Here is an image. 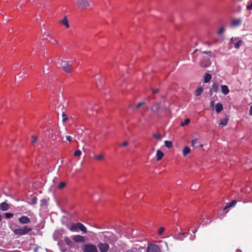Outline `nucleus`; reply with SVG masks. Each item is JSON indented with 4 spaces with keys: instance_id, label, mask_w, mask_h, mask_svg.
Returning <instances> with one entry per match:
<instances>
[{
    "instance_id": "f257e3e1",
    "label": "nucleus",
    "mask_w": 252,
    "mask_h": 252,
    "mask_svg": "<svg viewBox=\"0 0 252 252\" xmlns=\"http://www.w3.org/2000/svg\"><path fill=\"white\" fill-rule=\"evenodd\" d=\"M14 234L17 235H25L28 234L32 231V229L27 225L23 227H19L15 229H11Z\"/></svg>"
},
{
    "instance_id": "f03ea898",
    "label": "nucleus",
    "mask_w": 252,
    "mask_h": 252,
    "mask_svg": "<svg viewBox=\"0 0 252 252\" xmlns=\"http://www.w3.org/2000/svg\"><path fill=\"white\" fill-rule=\"evenodd\" d=\"M68 228L71 231H77L80 230L84 233L87 232L86 227L80 222L72 223Z\"/></svg>"
},
{
    "instance_id": "7ed1b4c3",
    "label": "nucleus",
    "mask_w": 252,
    "mask_h": 252,
    "mask_svg": "<svg viewBox=\"0 0 252 252\" xmlns=\"http://www.w3.org/2000/svg\"><path fill=\"white\" fill-rule=\"evenodd\" d=\"M71 1L73 4L77 6L79 8L81 9H85L89 5L87 0H71Z\"/></svg>"
},
{
    "instance_id": "20e7f679",
    "label": "nucleus",
    "mask_w": 252,
    "mask_h": 252,
    "mask_svg": "<svg viewBox=\"0 0 252 252\" xmlns=\"http://www.w3.org/2000/svg\"><path fill=\"white\" fill-rule=\"evenodd\" d=\"M61 66L63 70L67 73L70 72L73 69V67L72 66L71 64L69 63V62H67L66 61H62Z\"/></svg>"
},
{
    "instance_id": "39448f33",
    "label": "nucleus",
    "mask_w": 252,
    "mask_h": 252,
    "mask_svg": "<svg viewBox=\"0 0 252 252\" xmlns=\"http://www.w3.org/2000/svg\"><path fill=\"white\" fill-rule=\"evenodd\" d=\"M84 252H98L97 248L93 244H86L84 246Z\"/></svg>"
},
{
    "instance_id": "423d86ee",
    "label": "nucleus",
    "mask_w": 252,
    "mask_h": 252,
    "mask_svg": "<svg viewBox=\"0 0 252 252\" xmlns=\"http://www.w3.org/2000/svg\"><path fill=\"white\" fill-rule=\"evenodd\" d=\"M147 252H161V251L158 245L151 244L147 247Z\"/></svg>"
},
{
    "instance_id": "0eeeda50",
    "label": "nucleus",
    "mask_w": 252,
    "mask_h": 252,
    "mask_svg": "<svg viewBox=\"0 0 252 252\" xmlns=\"http://www.w3.org/2000/svg\"><path fill=\"white\" fill-rule=\"evenodd\" d=\"M98 248L100 252H107L109 249V246L107 243H99L98 244Z\"/></svg>"
},
{
    "instance_id": "6e6552de",
    "label": "nucleus",
    "mask_w": 252,
    "mask_h": 252,
    "mask_svg": "<svg viewBox=\"0 0 252 252\" xmlns=\"http://www.w3.org/2000/svg\"><path fill=\"white\" fill-rule=\"evenodd\" d=\"M71 238L74 241L78 243H83L86 241L85 237L80 235H73Z\"/></svg>"
},
{
    "instance_id": "1a4fd4ad",
    "label": "nucleus",
    "mask_w": 252,
    "mask_h": 252,
    "mask_svg": "<svg viewBox=\"0 0 252 252\" xmlns=\"http://www.w3.org/2000/svg\"><path fill=\"white\" fill-rule=\"evenodd\" d=\"M230 43L234 45L235 48L238 49L242 43V40L239 38H234L232 37L230 40Z\"/></svg>"
},
{
    "instance_id": "9d476101",
    "label": "nucleus",
    "mask_w": 252,
    "mask_h": 252,
    "mask_svg": "<svg viewBox=\"0 0 252 252\" xmlns=\"http://www.w3.org/2000/svg\"><path fill=\"white\" fill-rule=\"evenodd\" d=\"M18 221L21 224H25L31 222V220L27 216H22L18 219Z\"/></svg>"
},
{
    "instance_id": "9b49d317",
    "label": "nucleus",
    "mask_w": 252,
    "mask_h": 252,
    "mask_svg": "<svg viewBox=\"0 0 252 252\" xmlns=\"http://www.w3.org/2000/svg\"><path fill=\"white\" fill-rule=\"evenodd\" d=\"M9 208V204L5 202H3L0 204V210L1 211H7Z\"/></svg>"
},
{
    "instance_id": "f8f14e48",
    "label": "nucleus",
    "mask_w": 252,
    "mask_h": 252,
    "mask_svg": "<svg viewBox=\"0 0 252 252\" xmlns=\"http://www.w3.org/2000/svg\"><path fill=\"white\" fill-rule=\"evenodd\" d=\"M60 23L63 25L65 26L66 28H69L68 20L66 17H64L60 21Z\"/></svg>"
},
{
    "instance_id": "ddd939ff",
    "label": "nucleus",
    "mask_w": 252,
    "mask_h": 252,
    "mask_svg": "<svg viewBox=\"0 0 252 252\" xmlns=\"http://www.w3.org/2000/svg\"><path fill=\"white\" fill-rule=\"evenodd\" d=\"M241 23L242 20L241 19H233L231 22V25L234 27L239 26Z\"/></svg>"
},
{
    "instance_id": "4468645a",
    "label": "nucleus",
    "mask_w": 252,
    "mask_h": 252,
    "mask_svg": "<svg viewBox=\"0 0 252 252\" xmlns=\"http://www.w3.org/2000/svg\"><path fill=\"white\" fill-rule=\"evenodd\" d=\"M164 156L163 153L160 150H158L157 152V160L159 161L161 160Z\"/></svg>"
},
{
    "instance_id": "2eb2a0df",
    "label": "nucleus",
    "mask_w": 252,
    "mask_h": 252,
    "mask_svg": "<svg viewBox=\"0 0 252 252\" xmlns=\"http://www.w3.org/2000/svg\"><path fill=\"white\" fill-rule=\"evenodd\" d=\"M221 92L224 94L226 95L229 93V90L228 89V87L226 85H221Z\"/></svg>"
},
{
    "instance_id": "dca6fc26",
    "label": "nucleus",
    "mask_w": 252,
    "mask_h": 252,
    "mask_svg": "<svg viewBox=\"0 0 252 252\" xmlns=\"http://www.w3.org/2000/svg\"><path fill=\"white\" fill-rule=\"evenodd\" d=\"M222 109H223V106L221 103H219L216 104V107H215V110H216V111L217 113H219L220 112Z\"/></svg>"
},
{
    "instance_id": "f3484780",
    "label": "nucleus",
    "mask_w": 252,
    "mask_h": 252,
    "mask_svg": "<svg viewBox=\"0 0 252 252\" xmlns=\"http://www.w3.org/2000/svg\"><path fill=\"white\" fill-rule=\"evenodd\" d=\"M212 78V75L209 73H206L204 76V83L209 82Z\"/></svg>"
},
{
    "instance_id": "a211bd4d",
    "label": "nucleus",
    "mask_w": 252,
    "mask_h": 252,
    "mask_svg": "<svg viewBox=\"0 0 252 252\" xmlns=\"http://www.w3.org/2000/svg\"><path fill=\"white\" fill-rule=\"evenodd\" d=\"M236 203H237V200H232L230 203L226 205V206L224 208V210H226L227 208H229L230 207H234L236 205Z\"/></svg>"
},
{
    "instance_id": "6ab92c4d",
    "label": "nucleus",
    "mask_w": 252,
    "mask_h": 252,
    "mask_svg": "<svg viewBox=\"0 0 252 252\" xmlns=\"http://www.w3.org/2000/svg\"><path fill=\"white\" fill-rule=\"evenodd\" d=\"M190 152V148L189 147H185L183 150V154L184 156L189 154Z\"/></svg>"
},
{
    "instance_id": "aec40b11",
    "label": "nucleus",
    "mask_w": 252,
    "mask_h": 252,
    "mask_svg": "<svg viewBox=\"0 0 252 252\" xmlns=\"http://www.w3.org/2000/svg\"><path fill=\"white\" fill-rule=\"evenodd\" d=\"M219 85L218 83H214L212 86V89L210 90V92L212 91V90H213L215 92H217L219 88Z\"/></svg>"
},
{
    "instance_id": "412c9836",
    "label": "nucleus",
    "mask_w": 252,
    "mask_h": 252,
    "mask_svg": "<svg viewBox=\"0 0 252 252\" xmlns=\"http://www.w3.org/2000/svg\"><path fill=\"white\" fill-rule=\"evenodd\" d=\"M203 92V88L202 87H200L198 88L195 92V94L196 96H200Z\"/></svg>"
},
{
    "instance_id": "4be33fe9",
    "label": "nucleus",
    "mask_w": 252,
    "mask_h": 252,
    "mask_svg": "<svg viewBox=\"0 0 252 252\" xmlns=\"http://www.w3.org/2000/svg\"><path fill=\"white\" fill-rule=\"evenodd\" d=\"M199 143V142L198 141V139L197 138H195L192 141L191 145V146H192L193 147H197V146H196V145L198 144Z\"/></svg>"
},
{
    "instance_id": "5701e85b",
    "label": "nucleus",
    "mask_w": 252,
    "mask_h": 252,
    "mask_svg": "<svg viewBox=\"0 0 252 252\" xmlns=\"http://www.w3.org/2000/svg\"><path fill=\"white\" fill-rule=\"evenodd\" d=\"M164 143L165 146L168 148H171L173 146L172 142L170 141H165Z\"/></svg>"
},
{
    "instance_id": "b1692460",
    "label": "nucleus",
    "mask_w": 252,
    "mask_h": 252,
    "mask_svg": "<svg viewBox=\"0 0 252 252\" xmlns=\"http://www.w3.org/2000/svg\"><path fill=\"white\" fill-rule=\"evenodd\" d=\"M64 241L65 244L67 245H70L72 243V241H71V239L68 237H65L64 238Z\"/></svg>"
},
{
    "instance_id": "393cba45",
    "label": "nucleus",
    "mask_w": 252,
    "mask_h": 252,
    "mask_svg": "<svg viewBox=\"0 0 252 252\" xmlns=\"http://www.w3.org/2000/svg\"><path fill=\"white\" fill-rule=\"evenodd\" d=\"M190 122L189 119H187L185 120L184 122H182L181 124V126H187Z\"/></svg>"
},
{
    "instance_id": "a878e982",
    "label": "nucleus",
    "mask_w": 252,
    "mask_h": 252,
    "mask_svg": "<svg viewBox=\"0 0 252 252\" xmlns=\"http://www.w3.org/2000/svg\"><path fill=\"white\" fill-rule=\"evenodd\" d=\"M227 123V119H223L220 120V125L222 126H225Z\"/></svg>"
},
{
    "instance_id": "bb28decb",
    "label": "nucleus",
    "mask_w": 252,
    "mask_h": 252,
    "mask_svg": "<svg viewBox=\"0 0 252 252\" xmlns=\"http://www.w3.org/2000/svg\"><path fill=\"white\" fill-rule=\"evenodd\" d=\"M104 156L102 154H100L99 155H97L95 157V158L96 160L100 161L104 159Z\"/></svg>"
},
{
    "instance_id": "cd10ccee",
    "label": "nucleus",
    "mask_w": 252,
    "mask_h": 252,
    "mask_svg": "<svg viewBox=\"0 0 252 252\" xmlns=\"http://www.w3.org/2000/svg\"><path fill=\"white\" fill-rule=\"evenodd\" d=\"M66 186V184L64 182H61L58 186V188L59 189H62L64 188Z\"/></svg>"
},
{
    "instance_id": "c85d7f7f",
    "label": "nucleus",
    "mask_w": 252,
    "mask_h": 252,
    "mask_svg": "<svg viewBox=\"0 0 252 252\" xmlns=\"http://www.w3.org/2000/svg\"><path fill=\"white\" fill-rule=\"evenodd\" d=\"M37 142V137L34 136V135L32 136V140L31 143L32 144L34 145Z\"/></svg>"
},
{
    "instance_id": "c756f323",
    "label": "nucleus",
    "mask_w": 252,
    "mask_h": 252,
    "mask_svg": "<svg viewBox=\"0 0 252 252\" xmlns=\"http://www.w3.org/2000/svg\"><path fill=\"white\" fill-rule=\"evenodd\" d=\"M126 252H141V251L137 248H132L128 250Z\"/></svg>"
},
{
    "instance_id": "7c9ffc66",
    "label": "nucleus",
    "mask_w": 252,
    "mask_h": 252,
    "mask_svg": "<svg viewBox=\"0 0 252 252\" xmlns=\"http://www.w3.org/2000/svg\"><path fill=\"white\" fill-rule=\"evenodd\" d=\"M81 151L79 150H78L74 152V156L75 157H80L81 155Z\"/></svg>"
},
{
    "instance_id": "2f4dec72",
    "label": "nucleus",
    "mask_w": 252,
    "mask_h": 252,
    "mask_svg": "<svg viewBox=\"0 0 252 252\" xmlns=\"http://www.w3.org/2000/svg\"><path fill=\"white\" fill-rule=\"evenodd\" d=\"M164 230H165V228L163 227H161L159 228V229L158 230V234L159 235H162Z\"/></svg>"
},
{
    "instance_id": "473e14b6",
    "label": "nucleus",
    "mask_w": 252,
    "mask_h": 252,
    "mask_svg": "<svg viewBox=\"0 0 252 252\" xmlns=\"http://www.w3.org/2000/svg\"><path fill=\"white\" fill-rule=\"evenodd\" d=\"M5 216L7 219L11 218L13 216V214L11 213H5Z\"/></svg>"
},
{
    "instance_id": "72a5a7b5",
    "label": "nucleus",
    "mask_w": 252,
    "mask_h": 252,
    "mask_svg": "<svg viewBox=\"0 0 252 252\" xmlns=\"http://www.w3.org/2000/svg\"><path fill=\"white\" fill-rule=\"evenodd\" d=\"M225 29L223 27H221L220 28L218 31V33L219 34H220L221 33H222L224 31Z\"/></svg>"
},
{
    "instance_id": "f704fd0d",
    "label": "nucleus",
    "mask_w": 252,
    "mask_h": 252,
    "mask_svg": "<svg viewBox=\"0 0 252 252\" xmlns=\"http://www.w3.org/2000/svg\"><path fill=\"white\" fill-rule=\"evenodd\" d=\"M247 9L248 10H252V1L251 3L247 6Z\"/></svg>"
},
{
    "instance_id": "c9c22d12",
    "label": "nucleus",
    "mask_w": 252,
    "mask_h": 252,
    "mask_svg": "<svg viewBox=\"0 0 252 252\" xmlns=\"http://www.w3.org/2000/svg\"><path fill=\"white\" fill-rule=\"evenodd\" d=\"M63 122H65L68 119L67 117L64 113L63 114Z\"/></svg>"
},
{
    "instance_id": "e433bc0d",
    "label": "nucleus",
    "mask_w": 252,
    "mask_h": 252,
    "mask_svg": "<svg viewBox=\"0 0 252 252\" xmlns=\"http://www.w3.org/2000/svg\"><path fill=\"white\" fill-rule=\"evenodd\" d=\"M128 145V142L127 141L124 142L122 144L120 145L121 146L126 147Z\"/></svg>"
},
{
    "instance_id": "4c0bfd02",
    "label": "nucleus",
    "mask_w": 252,
    "mask_h": 252,
    "mask_svg": "<svg viewBox=\"0 0 252 252\" xmlns=\"http://www.w3.org/2000/svg\"><path fill=\"white\" fill-rule=\"evenodd\" d=\"M154 137L156 138H160V135L158 134H154Z\"/></svg>"
},
{
    "instance_id": "58836bf2",
    "label": "nucleus",
    "mask_w": 252,
    "mask_h": 252,
    "mask_svg": "<svg viewBox=\"0 0 252 252\" xmlns=\"http://www.w3.org/2000/svg\"><path fill=\"white\" fill-rule=\"evenodd\" d=\"M143 104V103H142V102L138 103L136 105V108L137 109L139 108Z\"/></svg>"
},
{
    "instance_id": "ea45409f",
    "label": "nucleus",
    "mask_w": 252,
    "mask_h": 252,
    "mask_svg": "<svg viewBox=\"0 0 252 252\" xmlns=\"http://www.w3.org/2000/svg\"><path fill=\"white\" fill-rule=\"evenodd\" d=\"M66 140H67V141H70H70H71V136H67L66 137Z\"/></svg>"
},
{
    "instance_id": "a19ab883",
    "label": "nucleus",
    "mask_w": 252,
    "mask_h": 252,
    "mask_svg": "<svg viewBox=\"0 0 252 252\" xmlns=\"http://www.w3.org/2000/svg\"><path fill=\"white\" fill-rule=\"evenodd\" d=\"M250 115L252 116V106H251L249 111Z\"/></svg>"
},
{
    "instance_id": "79ce46f5",
    "label": "nucleus",
    "mask_w": 252,
    "mask_h": 252,
    "mask_svg": "<svg viewBox=\"0 0 252 252\" xmlns=\"http://www.w3.org/2000/svg\"><path fill=\"white\" fill-rule=\"evenodd\" d=\"M209 64H210L209 63H207V64H201V65H202V66H203V67H208V66H209Z\"/></svg>"
},
{
    "instance_id": "37998d69",
    "label": "nucleus",
    "mask_w": 252,
    "mask_h": 252,
    "mask_svg": "<svg viewBox=\"0 0 252 252\" xmlns=\"http://www.w3.org/2000/svg\"><path fill=\"white\" fill-rule=\"evenodd\" d=\"M36 200H37V199L35 197H34L33 199V203H35Z\"/></svg>"
},
{
    "instance_id": "c03bdc74",
    "label": "nucleus",
    "mask_w": 252,
    "mask_h": 252,
    "mask_svg": "<svg viewBox=\"0 0 252 252\" xmlns=\"http://www.w3.org/2000/svg\"><path fill=\"white\" fill-rule=\"evenodd\" d=\"M214 102L213 101H212L211 102V105L212 106H214Z\"/></svg>"
},
{
    "instance_id": "a18cd8bd",
    "label": "nucleus",
    "mask_w": 252,
    "mask_h": 252,
    "mask_svg": "<svg viewBox=\"0 0 252 252\" xmlns=\"http://www.w3.org/2000/svg\"><path fill=\"white\" fill-rule=\"evenodd\" d=\"M196 231V230H192V232L194 233Z\"/></svg>"
},
{
    "instance_id": "49530a36",
    "label": "nucleus",
    "mask_w": 252,
    "mask_h": 252,
    "mask_svg": "<svg viewBox=\"0 0 252 252\" xmlns=\"http://www.w3.org/2000/svg\"><path fill=\"white\" fill-rule=\"evenodd\" d=\"M237 252H242V251L240 250H237Z\"/></svg>"
},
{
    "instance_id": "de8ad7c7",
    "label": "nucleus",
    "mask_w": 252,
    "mask_h": 252,
    "mask_svg": "<svg viewBox=\"0 0 252 252\" xmlns=\"http://www.w3.org/2000/svg\"><path fill=\"white\" fill-rule=\"evenodd\" d=\"M1 220V215L0 214V221Z\"/></svg>"
},
{
    "instance_id": "09e8293b",
    "label": "nucleus",
    "mask_w": 252,
    "mask_h": 252,
    "mask_svg": "<svg viewBox=\"0 0 252 252\" xmlns=\"http://www.w3.org/2000/svg\"><path fill=\"white\" fill-rule=\"evenodd\" d=\"M199 146H200L201 148H202V147H203V145H202V144H200V145H199Z\"/></svg>"
},
{
    "instance_id": "8fccbe9b",
    "label": "nucleus",
    "mask_w": 252,
    "mask_h": 252,
    "mask_svg": "<svg viewBox=\"0 0 252 252\" xmlns=\"http://www.w3.org/2000/svg\"><path fill=\"white\" fill-rule=\"evenodd\" d=\"M157 92H158V91H153V93H157Z\"/></svg>"
},
{
    "instance_id": "3c124183",
    "label": "nucleus",
    "mask_w": 252,
    "mask_h": 252,
    "mask_svg": "<svg viewBox=\"0 0 252 252\" xmlns=\"http://www.w3.org/2000/svg\"><path fill=\"white\" fill-rule=\"evenodd\" d=\"M208 53H209L210 54H211L212 53L211 51H209Z\"/></svg>"
}]
</instances>
